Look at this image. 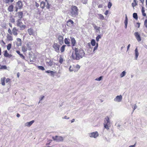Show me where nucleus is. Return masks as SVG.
Segmentation results:
<instances>
[{
    "label": "nucleus",
    "instance_id": "14",
    "mask_svg": "<svg viewBox=\"0 0 147 147\" xmlns=\"http://www.w3.org/2000/svg\"><path fill=\"white\" fill-rule=\"evenodd\" d=\"M34 121L32 120L29 122H27L24 124V126L25 127H30L34 123Z\"/></svg>",
    "mask_w": 147,
    "mask_h": 147
},
{
    "label": "nucleus",
    "instance_id": "49",
    "mask_svg": "<svg viewBox=\"0 0 147 147\" xmlns=\"http://www.w3.org/2000/svg\"><path fill=\"white\" fill-rule=\"evenodd\" d=\"M10 20L11 22L12 23L14 22H15V20L13 18H11L10 19Z\"/></svg>",
    "mask_w": 147,
    "mask_h": 147
},
{
    "label": "nucleus",
    "instance_id": "15",
    "mask_svg": "<svg viewBox=\"0 0 147 147\" xmlns=\"http://www.w3.org/2000/svg\"><path fill=\"white\" fill-rule=\"evenodd\" d=\"M46 64L48 66H51L53 65H54V63L53 62V61L51 60H49L46 62Z\"/></svg>",
    "mask_w": 147,
    "mask_h": 147
},
{
    "label": "nucleus",
    "instance_id": "55",
    "mask_svg": "<svg viewBox=\"0 0 147 147\" xmlns=\"http://www.w3.org/2000/svg\"><path fill=\"white\" fill-rule=\"evenodd\" d=\"M5 79L6 80L5 81L6 83H7L9 82V81H10V79L9 78H7Z\"/></svg>",
    "mask_w": 147,
    "mask_h": 147
},
{
    "label": "nucleus",
    "instance_id": "21",
    "mask_svg": "<svg viewBox=\"0 0 147 147\" xmlns=\"http://www.w3.org/2000/svg\"><path fill=\"white\" fill-rule=\"evenodd\" d=\"M125 27L126 29L127 27V25L128 24V19L127 15H125V19L124 21Z\"/></svg>",
    "mask_w": 147,
    "mask_h": 147
},
{
    "label": "nucleus",
    "instance_id": "50",
    "mask_svg": "<svg viewBox=\"0 0 147 147\" xmlns=\"http://www.w3.org/2000/svg\"><path fill=\"white\" fill-rule=\"evenodd\" d=\"M76 68L77 69H76L77 71L78 70V69L80 68V66L79 65H77L76 66H75V68Z\"/></svg>",
    "mask_w": 147,
    "mask_h": 147
},
{
    "label": "nucleus",
    "instance_id": "56",
    "mask_svg": "<svg viewBox=\"0 0 147 147\" xmlns=\"http://www.w3.org/2000/svg\"><path fill=\"white\" fill-rule=\"evenodd\" d=\"M44 98V96H40V100H42Z\"/></svg>",
    "mask_w": 147,
    "mask_h": 147
},
{
    "label": "nucleus",
    "instance_id": "46",
    "mask_svg": "<svg viewBox=\"0 0 147 147\" xmlns=\"http://www.w3.org/2000/svg\"><path fill=\"white\" fill-rule=\"evenodd\" d=\"M102 78V76H100L99 78H97L95 79V80H97L98 81H100L101 80Z\"/></svg>",
    "mask_w": 147,
    "mask_h": 147
},
{
    "label": "nucleus",
    "instance_id": "57",
    "mask_svg": "<svg viewBox=\"0 0 147 147\" xmlns=\"http://www.w3.org/2000/svg\"><path fill=\"white\" fill-rule=\"evenodd\" d=\"M109 13V11L108 10H106L105 11V12L104 13L105 14V15H107Z\"/></svg>",
    "mask_w": 147,
    "mask_h": 147
},
{
    "label": "nucleus",
    "instance_id": "27",
    "mask_svg": "<svg viewBox=\"0 0 147 147\" xmlns=\"http://www.w3.org/2000/svg\"><path fill=\"white\" fill-rule=\"evenodd\" d=\"M5 79L6 78L5 77H4L3 78H1V84L3 86L5 85Z\"/></svg>",
    "mask_w": 147,
    "mask_h": 147
},
{
    "label": "nucleus",
    "instance_id": "45",
    "mask_svg": "<svg viewBox=\"0 0 147 147\" xmlns=\"http://www.w3.org/2000/svg\"><path fill=\"white\" fill-rule=\"evenodd\" d=\"M38 67L39 68V69H40V70H45V68H44L43 66H38Z\"/></svg>",
    "mask_w": 147,
    "mask_h": 147
},
{
    "label": "nucleus",
    "instance_id": "47",
    "mask_svg": "<svg viewBox=\"0 0 147 147\" xmlns=\"http://www.w3.org/2000/svg\"><path fill=\"white\" fill-rule=\"evenodd\" d=\"M62 119H69V117H68L66 115H65L62 117Z\"/></svg>",
    "mask_w": 147,
    "mask_h": 147
},
{
    "label": "nucleus",
    "instance_id": "43",
    "mask_svg": "<svg viewBox=\"0 0 147 147\" xmlns=\"http://www.w3.org/2000/svg\"><path fill=\"white\" fill-rule=\"evenodd\" d=\"M112 5V3L110 2H109L108 5V7L110 9Z\"/></svg>",
    "mask_w": 147,
    "mask_h": 147
},
{
    "label": "nucleus",
    "instance_id": "37",
    "mask_svg": "<svg viewBox=\"0 0 147 147\" xmlns=\"http://www.w3.org/2000/svg\"><path fill=\"white\" fill-rule=\"evenodd\" d=\"M133 17L136 20H137L138 19V17L137 15V13H134L133 14Z\"/></svg>",
    "mask_w": 147,
    "mask_h": 147
},
{
    "label": "nucleus",
    "instance_id": "34",
    "mask_svg": "<svg viewBox=\"0 0 147 147\" xmlns=\"http://www.w3.org/2000/svg\"><path fill=\"white\" fill-rule=\"evenodd\" d=\"M19 18H20L19 19H21L23 17V13L22 12H19L18 13Z\"/></svg>",
    "mask_w": 147,
    "mask_h": 147
},
{
    "label": "nucleus",
    "instance_id": "3",
    "mask_svg": "<svg viewBox=\"0 0 147 147\" xmlns=\"http://www.w3.org/2000/svg\"><path fill=\"white\" fill-rule=\"evenodd\" d=\"M17 26L19 27L21 30H24L26 28V26L23 25L21 19H18L17 21Z\"/></svg>",
    "mask_w": 147,
    "mask_h": 147
},
{
    "label": "nucleus",
    "instance_id": "33",
    "mask_svg": "<svg viewBox=\"0 0 147 147\" xmlns=\"http://www.w3.org/2000/svg\"><path fill=\"white\" fill-rule=\"evenodd\" d=\"M45 2H44L43 1H42L41 2L40 6L43 9L45 8Z\"/></svg>",
    "mask_w": 147,
    "mask_h": 147
},
{
    "label": "nucleus",
    "instance_id": "61",
    "mask_svg": "<svg viewBox=\"0 0 147 147\" xmlns=\"http://www.w3.org/2000/svg\"><path fill=\"white\" fill-rule=\"evenodd\" d=\"M75 54H76V53H78V49L77 48H75Z\"/></svg>",
    "mask_w": 147,
    "mask_h": 147
},
{
    "label": "nucleus",
    "instance_id": "28",
    "mask_svg": "<svg viewBox=\"0 0 147 147\" xmlns=\"http://www.w3.org/2000/svg\"><path fill=\"white\" fill-rule=\"evenodd\" d=\"M7 39L8 40L12 41L13 40V38L12 36L9 35V34H8L7 35Z\"/></svg>",
    "mask_w": 147,
    "mask_h": 147
},
{
    "label": "nucleus",
    "instance_id": "52",
    "mask_svg": "<svg viewBox=\"0 0 147 147\" xmlns=\"http://www.w3.org/2000/svg\"><path fill=\"white\" fill-rule=\"evenodd\" d=\"M20 57H21L23 59H25V57L24 55H23V54H20Z\"/></svg>",
    "mask_w": 147,
    "mask_h": 147
},
{
    "label": "nucleus",
    "instance_id": "38",
    "mask_svg": "<svg viewBox=\"0 0 147 147\" xmlns=\"http://www.w3.org/2000/svg\"><path fill=\"white\" fill-rule=\"evenodd\" d=\"M27 48V50H28L29 51H30L32 49L31 46L29 44H26Z\"/></svg>",
    "mask_w": 147,
    "mask_h": 147
},
{
    "label": "nucleus",
    "instance_id": "54",
    "mask_svg": "<svg viewBox=\"0 0 147 147\" xmlns=\"http://www.w3.org/2000/svg\"><path fill=\"white\" fill-rule=\"evenodd\" d=\"M29 57L30 58V59L31 60V59H33V58H34V56H33V57L32 56V55H31L30 54L29 55Z\"/></svg>",
    "mask_w": 147,
    "mask_h": 147
},
{
    "label": "nucleus",
    "instance_id": "58",
    "mask_svg": "<svg viewBox=\"0 0 147 147\" xmlns=\"http://www.w3.org/2000/svg\"><path fill=\"white\" fill-rule=\"evenodd\" d=\"M5 2L6 3H8L10 2V0H5Z\"/></svg>",
    "mask_w": 147,
    "mask_h": 147
},
{
    "label": "nucleus",
    "instance_id": "64",
    "mask_svg": "<svg viewBox=\"0 0 147 147\" xmlns=\"http://www.w3.org/2000/svg\"><path fill=\"white\" fill-rule=\"evenodd\" d=\"M135 146H136V144H135L134 145L130 146H129L128 147H135Z\"/></svg>",
    "mask_w": 147,
    "mask_h": 147
},
{
    "label": "nucleus",
    "instance_id": "20",
    "mask_svg": "<svg viewBox=\"0 0 147 147\" xmlns=\"http://www.w3.org/2000/svg\"><path fill=\"white\" fill-rule=\"evenodd\" d=\"M4 56L6 57H11L12 56V55L11 54H9L7 52V50H5L4 51Z\"/></svg>",
    "mask_w": 147,
    "mask_h": 147
},
{
    "label": "nucleus",
    "instance_id": "26",
    "mask_svg": "<svg viewBox=\"0 0 147 147\" xmlns=\"http://www.w3.org/2000/svg\"><path fill=\"white\" fill-rule=\"evenodd\" d=\"M28 31L29 35H32L33 36H34V34L33 32V30L31 28L29 29L28 30Z\"/></svg>",
    "mask_w": 147,
    "mask_h": 147
},
{
    "label": "nucleus",
    "instance_id": "60",
    "mask_svg": "<svg viewBox=\"0 0 147 147\" xmlns=\"http://www.w3.org/2000/svg\"><path fill=\"white\" fill-rule=\"evenodd\" d=\"M137 108V106L136 105H135L134 106L133 109L134 110L133 111Z\"/></svg>",
    "mask_w": 147,
    "mask_h": 147
},
{
    "label": "nucleus",
    "instance_id": "48",
    "mask_svg": "<svg viewBox=\"0 0 147 147\" xmlns=\"http://www.w3.org/2000/svg\"><path fill=\"white\" fill-rule=\"evenodd\" d=\"M144 25L147 28V19H146L145 20L144 22Z\"/></svg>",
    "mask_w": 147,
    "mask_h": 147
},
{
    "label": "nucleus",
    "instance_id": "10",
    "mask_svg": "<svg viewBox=\"0 0 147 147\" xmlns=\"http://www.w3.org/2000/svg\"><path fill=\"white\" fill-rule=\"evenodd\" d=\"M134 35L137 40L138 42H140L141 40V38L140 36V34L138 32H135L134 33Z\"/></svg>",
    "mask_w": 147,
    "mask_h": 147
},
{
    "label": "nucleus",
    "instance_id": "30",
    "mask_svg": "<svg viewBox=\"0 0 147 147\" xmlns=\"http://www.w3.org/2000/svg\"><path fill=\"white\" fill-rule=\"evenodd\" d=\"M90 43L93 46H95L96 44L95 40L94 39L91 40Z\"/></svg>",
    "mask_w": 147,
    "mask_h": 147
},
{
    "label": "nucleus",
    "instance_id": "19",
    "mask_svg": "<svg viewBox=\"0 0 147 147\" xmlns=\"http://www.w3.org/2000/svg\"><path fill=\"white\" fill-rule=\"evenodd\" d=\"M75 66L74 65H73L72 66H70L69 67V71L70 72L74 71V72H76L77 71V70H76V69H75Z\"/></svg>",
    "mask_w": 147,
    "mask_h": 147
},
{
    "label": "nucleus",
    "instance_id": "29",
    "mask_svg": "<svg viewBox=\"0 0 147 147\" xmlns=\"http://www.w3.org/2000/svg\"><path fill=\"white\" fill-rule=\"evenodd\" d=\"M142 15L144 16H146V13H145L144 8V7H142Z\"/></svg>",
    "mask_w": 147,
    "mask_h": 147
},
{
    "label": "nucleus",
    "instance_id": "32",
    "mask_svg": "<svg viewBox=\"0 0 147 147\" xmlns=\"http://www.w3.org/2000/svg\"><path fill=\"white\" fill-rule=\"evenodd\" d=\"M137 0H134L133 2L132 3V6L134 7L137 5Z\"/></svg>",
    "mask_w": 147,
    "mask_h": 147
},
{
    "label": "nucleus",
    "instance_id": "36",
    "mask_svg": "<svg viewBox=\"0 0 147 147\" xmlns=\"http://www.w3.org/2000/svg\"><path fill=\"white\" fill-rule=\"evenodd\" d=\"M66 47L65 45H63L61 48L60 50L61 52L62 53L65 50V47Z\"/></svg>",
    "mask_w": 147,
    "mask_h": 147
},
{
    "label": "nucleus",
    "instance_id": "35",
    "mask_svg": "<svg viewBox=\"0 0 147 147\" xmlns=\"http://www.w3.org/2000/svg\"><path fill=\"white\" fill-rule=\"evenodd\" d=\"M126 72L125 71H123L120 75V77L121 78H122L125 76L126 74Z\"/></svg>",
    "mask_w": 147,
    "mask_h": 147
},
{
    "label": "nucleus",
    "instance_id": "16",
    "mask_svg": "<svg viewBox=\"0 0 147 147\" xmlns=\"http://www.w3.org/2000/svg\"><path fill=\"white\" fill-rule=\"evenodd\" d=\"M135 59L136 60H137L138 57V56L139 55V53L138 51V49H137V48L136 47L135 49Z\"/></svg>",
    "mask_w": 147,
    "mask_h": 147
},
{
    "label": "nucleus",
    "instance_id": "2",
    "mask_svg": "<svg viewBox=\"0 0 147 147\" xmlns=\"http://www.w3.org/2000/svg\"><path fill=\"white\" fill-rule=\"evenodd\" d=\"M104 126L105 128L107 129H109L110 127V121L109 118L108 117H106L104 119Z\"/></svg>",
    "mask_w": 147,
    "mask_h": 147
},
{
    "label": "nucleus",
    "instance_id": "51",
    "mask_svg": "<svg viewBox=\"0 0 147 147\" xmlns=\"http://www.w3.org/2000/svg\"><path fill=\"white\" fill-rule=\"evenodd\" d=\"M8 33L10 34H12V32L11 30V29L9 28L8 30Z\"/></svg>",
    "mask_w": 147,
    "mask_h": 147
},
{
    "label": "nucleus",
    "instance_id": "31",
    "mask_svg": "<svg viewBox=\"0 0 147 147\" xmlns=\"http://www.w3.org/2000/svg\"><path fill=\"white\" fill-rule=\"evenodd\" d=\"M27 50V48L25 46H23L22 47V51L23 52H26Z\"/></svg>",
    "mask_w": 147,
    "mask_h": 147
},
{
    "label": "nucleus",
    "instance_id": "6",
    "mask_svg": "<svg viewBox=\"0 0 147 147\" xmlns=\"http://www.w3.org/2000/svg\"><path fill=\"white\" fill-rule=\"evenodd\" d=\"M60 47V45L57 43H54L53 45L54 50L57 53L59 52Z\"/></svg>",
    "mask_w": 147,
    "mask_h": 147
},
{
    "label": "nucleus",
    "instance_id": "25",
    "mask_svg": "<svg viewBox=\"0 0 147 147\" xmlns=\"http://www.w3.org/2000/svg\"><path fill=\"white\" fill-rule=\"evenodd\" d=\"M14 6L12 5H10L8 8V10L10 12H12L13 10Z\"/></svg>",
    "mask_w": 147,
    "mask_h": 147
},
{
    "label": "nucleus",
    "instance_id": "59",
    "mask_svg": "<svg viewBox=\"0 0 147 147\" xmlns=\"http://www.w3.org/2000/svg\"><path fill=\"white\" fill-rule=\"evenodd\" d=\"M35 6L37 7H38L39 6L38 4L36 2H35Z\"/></svg>",
    "mask_w": 147,
    "mask_h": 147
},
{
    "label": "nucleus",
    "instance_id": "23",
    "mask_svg": "<svg viewBox=\"0 0 147 147\" xmlns=\"http://www.w3.org/2000/svg\"><path fill=\"white\" fill-rule=\"evenodd\" d=\"M98 18L100 20H103L105 19L104 16L101 14L98 13L97 14Z\"/></svg>",
    "mask_w": 147,
    "mask_h": 147
},
{
    "label": "nucleus",
    "instance_id": "1",
    "mask_svg": "<svg viewBox=\"0 0 147 147\" xmlns=\"http://www.w3.org/2000/svg\"><path fill=\"white\" fill-rule=\"evenodd\" d=\"M78 9L75 6H72L71 8L70 14L71 16L75 17L78 14Z\"/></svg>",
    "mask_w": 147,
    "mask_h": 147
},
{
    "label": "nucleus",
    "instance_id": "53",
    "mask_svg": "<svg viewBox=\"0 0 147 147\" xmlns=\"http://www.w3.org/2000/svg\"><path fill=\"white\" fill-rule=\"evenodd\" d=\"M50 73L52 75L54 76L55 74V72L53 71H50Z\"/></svg>",
    "mask_w": 147,
    "mask_h": 147
},
{
    "label": "nucleus",
    "instance_id": "41",
    "mask_svg": "<svg viewBox=\"0 0 147 147\" xmlns=\"http://www.w3.org/2000/svg\"><path fill=\"white\" fill-rule=\"evenodd\" d=\"M98 47V43L97 42L96 43V45L95 47H94V49H93V52H94V51L96 50ZM94 53L95 52H94Z\"/></svg>",
    "mask_w": 147,
    "mask_h": 147
},
{
    "label": "nucleus",
    "instance_id": "11",
    "mask_svg": "<svg viewBox=\"0 0 147 147\" xmlns=\"http://www.w3.org/2000/svg\"><path fill=\"white\" fill-rule=\"evenodd\" d=\"M76 56L74 57L73 54L72 55V57L74 59H76V60H78L80 59V58H82L81 56L78 53H76Z\"/></svg>",
    "mask_w": 147,
    "mask_h": 147
},
{
    "label": "nucleus",
    "instance_id": "44",
    "mask_svg": "<svg viewBox=\"0 0 147 147\" xmlns=\"http://www.w3.org/2000/svg\"><path fill=\"white\" fill-rule=\"evenodd\" d=\"M63 61V58L61 57H60L59 58V63L62 64Z\"/></svg>",
    "mask_w": 147,
    "mask_h": 147
},
{
    "label": "nucleus",
    "instance_id": "39",
    "mask_svg": "<svg viewBox=\"0 0 147 147\" xmlns=\"http://www.w3.org/2000/svg\"><path fill=\"white\" fill-rule=\"evenodd\" d=\"M101 38V36L100 35H98L96 38V40L97 42H98L99 41L100 39Z\"/></svg>",
    "mask_w": 147,
    "mask_h": 147
},
{
    "label": "nucleus",
    "instance_id": "4",
    "mask_svg": "<svg viewBox=\"0 0 147 147\" xmlns=\"http://www.w3.org/2000/svg\"><path fill=\"white\" fill-rule=\"evenodd\" d=\"M64 138L63 137L57 136H53L52 137V138L54 140L58 142H62Z\"/></svg>",
    "mask_w": 147,
    "mask_h": 147
},
{
    "label": "nucleus",
    "instance_id": "22",
    "mask_svg": "<svg viewBox=\"0 0 147 147\" xmlns=\"http://www.w3.org/2000/svg\"><path fill=\"white\" fill-rule=\"evenodd\" d=\"M93 26L94 29L96 30L97 32L100 31V27H98L95 24H94Z\"/></svg>",
    "mask_w": 147,
    "mask_h": 147
},
{
    "label": "nucleus",
    "instance_id": "5",
    "mask_svg": "<svg viewBox=\"0 0 147 147\" xmlns=\"http://www.w3.org/2000/svg\"><path fill=\"white\" fill-rule=\"evenodd\" d=\"M23 7V5L22 2L20 1H19L17 2L16 5L15 7L16 10V11H17L18 9H22Z\"/></svg>",
    "mask_w": 147,
    "mask_h": 147
},
{
    "label": "nucleus",
    "instance_id": "12",
    "mask_svg": "<svg viewBox=\"0 0 147 147\" xmlns=\"http://www.w3.org/2000/svg\"><path fill=\"white\" fill-rule=\"evenodd\" d=\"M58 39L60 45H62L63 43V38L62 36L60 35L58 36Z\"/></svg>",
    "mask_w": 147,
    "mask_h": 147
},
{
    "label": "nucleus",
    "instance_id": "63",
    "mask_svg": "<svg viewBox=\"0 0 147 147\" xmlns=\"http://www.w3.org/2000/svg\"><path fill=\"white\" fill-rule=\"evenodd\" d=\"M16 53L18 54L19 55H20V54H21L20 53V51H16Z\"/></svg>",
    "mask_w": 147,
    "mask_h": 147
},
{
    "label": "nucleus",
    "instance_id": "17",
    "mask_svg": "<svg viewBox=\"0 0 147 147\" xmlns=\"http://www.w3.org/2000/svg\"><path fill=\"white\" fill-rule=\"evenodd\" d=\"M12 33L15 36H17L18 34V30L16 28H13L12 30Z\"/></svg>",
    "mask_w": 147,
    "mask_h": 147
},
{
    "label": "nucleus",
    "instance_id": "7",
    "mask_svg": "<svg viewBox=\"0 0 147 147\" xmlns=\"http://www.w3.org/2000/svg\"><path fill=\"white\" fill-rule=\"evenodd\" d=\"M123 98L121 95H118L116 96L114 99V101L116 102H119L122 101Z\"/></svg>",
    "mask_w": 147,
    "mask_h": 147
},
{
    "label": "nucleus",
    "instance_id": "24",
    "mask_svg": "<svg viewBox=\"0 0 147 147\" xmlns=\"http://www.w3.org/2000/svg\"><path fill=\"white\" fill-rule=\"evenodd\" d=\"M64 42L65 44L67 45L68 46H70V42L69 39L67 38H65L64 40Z\"/></svg>",
    "mask_w": 147,
    "mask_h": 147
},
{
    "label": "nucleus",
    "instance_id": "40",
    "mask_svg": "<svg viewBox=\"0 0 147 147\" xmlns=\"http://www.w3.org/2000/svg\"><path fill=\"white\" fill-rule=\"evenodd\" d=\"M11 44H9L7 46V49L8 50H9L11 49Z\"/></svg>",
    "mask_w": 147,
    "mask_h": 147
},
{
    "label": "nucleus",
    "instance_id": "13",
    "mask_svg": "<svg viewBox=\"0 0 147 147\" xmlns=\"http://www.w3.org/2000/svg\"><path fill=\"white\" fill-rule=\"evenodd\" d=\"M16 45L18 47L22 45V40L21 39L18 38L16 39Z\"/></svg>",
    "mask_w": 147,
    "mask_h": 147
},
{
    "label": "nucleus",
    "instance_id": "9",
    "mask_svg": "<svg viewBox=\"0 0 147 147\" xmlns=\"http://www.w3.org/2000/svg\"><path fill=\"white\" fill-rule=\"evenodd\" d=\"M67 25L69 27L73 28L74 26V22L71 20H69L67 22Z\"/></svg>",
    "mask_w": 147,
    "mask_h": 147
},
{
    "label": "nucleus",
    "instance_id": "62",
    "mask_svg": "<svg viewBox=\"0 0 147 147\" xmlns=\"http://www.w3.org/2000/svg\"><path fill=\"white\" fill-rule=\"evenodd\" d=\"M130 44H129L127 46V51H128L129 48V47H130Z\"/></svg>",
    "mask_w": 147,
    "mask_h": 147
},
{
    "label": "nucleus",
    "instance_id": "18",
    "mask_svg": "<svg viewBox=\"0 0 147 147\" xmlns=\"http://www.w3.org/2000/svg\"><path fill=\"white\" fill-rule=\"evenodd\" d=\"M71 40L72 46L73 47L74 46L76 43V41L75 38L72 37H70Z\"/></svg>",
    "mask_w": 147,
    "mask_h": 147
},
{
    "label": "nucleus",
    "instance_id": "42",
    "mask_svg": "<svg viewBox=\"0 0 147 147\" xmlns=\"http://www.w3.org/2000/svg\"><path fill=\"white\" fill-rule=\"evenodd\" d=\"M0 69H7V67L5 65H2L1 66V67L0 68Z\"/></svg>",
    "mask_w": 147,
    "mask_h": 147
},
{
    "label": "nucleus",
    "instance_id": "8",
    "mask_svg": "<svg viewBox=\"0 0 147 147\" xmlns=\"http://www.w3.org/2000/svg\"><path fill=\"white\" fill-rule=\"evenodd\" d=\"M98 134L97 131L93 132L89 134V136L90 137L94 138H96L98 136Z\"/></svg>",
    "mask_w": 147,
    "mask_h": 147
}]
</instances>
